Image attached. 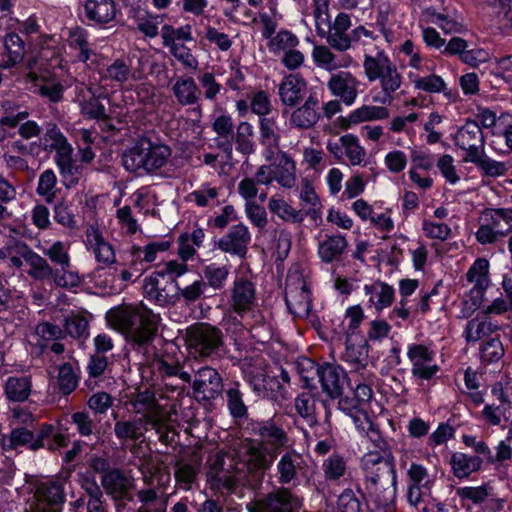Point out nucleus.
Returning <instances> with one entry per match:
<instances>
[{"mask_svg":"<svg viewBox=\"0 0 512 512\" xmlns=\"http://www.w3.org/2000/svg\"><path fill=\"white\" fill-rule=\"evenodd\" d=\"M253 431L260 440L247 439L237 450L218 452L208 460L207 481L212 489L236 493L239 487L249 484L250 475H262L279 451L291 446L286 431L271 419L256 423Z\"/></svg>","mask_w":512,"mask_h":512,"instance_id":"1","label":"nucleus"},{"mask_svg":"<svg viewBox=\"0 0 512 512\" xmlns=\"http://www.w3.org/2000/svg\"><path fill=\"white\" fill-rule=\"evenodd\" d=\"M107 318L128 342L138 346L151 342L157 331V316L143 307H118L110 310Z\"/></svg>","mask_w":512,"mask_h":512,"instance_id":"2","label":"nucleus"},{"mask_svg":"<svg viewBox=\"0 0 512 512\" xmlns=\"http://www.w3.org/2000/svg\"><path fill=\"white\" fill-rule=\"evenodd\" d=\"M188 272V265L178 260L165 262L158 270L144 279L145 297L159 306H168L176 302V291L179 289L178 278Z\"/></svg>","mask_w":512,"mask_h":512,"instance_id":"3","label":"nucleus"},{"mask_svg":"<svg viewBox=\"0 0 512 512\" xmlns=\"http://www.w3.org/2000/svg\"><path fill=\"white\" fill-rule=\"evenodd\" d=\"M45 149L55 151L54 161L66 188L76 186L83 175V167L73 157V147L55 124H50L43 136Z\"/></svg>","mask_w":512,"mask_h":512,"instance_id":"4","label":"nucleus"},{"mask_svg":"<svg viewBox=\"0 0 512 512\" xmlns=\"http://www.w3.org/2000/svg\"><path fill=\"white\" fill-rule=\"evenodd\" d=\"M171 153L168 145L141 138L124 152L122 162L130 172L154 173L168 163Z\"/></svg>","mask_w":512,"mask_h":512,"instance_id":"5","label":"nucleus"},{"mask_svg":"<svg viewBox=\"0 0 512 512\" xmlns=\"http://www.w3.org/2000/svg\"><path fill=\"white\" fill-rule=\"evenodd\" d=\"M186 345L194 358H208L223 345V333L216 326L198 323L187 328Z\"/></svg>","mask_w":512,"mask_h":512,"instance_id":"6","label":"nucleus"},{"mask_svg":"<svg viewBox=\"0 0 512 512\" xmlns=\"http://www.w3.org/2000/svg\"><path fill=\"white\" fill-rule=\"evenodd\" d=\"M288 310L296 317L304 318L311 310V292L303 275L297 271L288 274L285 288Z\"/></svg>","mask_w":512,"mask_h":512,"instance_id":"7","label":"nucleus"},{"mask_svg":"<svg viewBox=\"0 0 512 512\" xmlns=\"http://www.w3.org/2000/svg\"><path fill=\"white\" fill-rule=\"evenodd\" d=\"M308 465L304 456L294 449L285 451L276 464V479L281 485L296 487L307 478Z\"/></svg>","mask_w":512,"mask_h":512,"instance_id":"8","label":"nucleus"},{"mask_svg":"<svg viewBox=\"0 0 512 512\" xmlns=\"http://www.w3.org/2000/svg\"><path fill=\"white\" fill-rule=\"evenodd\" d=\"M192 390L198 401H211L222 394L223 380L219 372L210 366H202L191 375Z\"/></svg>","mask_w":512,"mask_h":512,"instance_id":"9","label":"nucleus"},{"mask_svg":"<svg viewBox=\"0 0 512 512\" xmlns=\"http://www.w3.org/2000/svg\"><path fill=\"white\" fill-rule=\"evenodd\" d=\"M365 486L374 482L388 483L396 480V471L392 459L378 452H368L361 458Z\"/></svg>","mask_w":512,"mask_h":512,"instance_id":"10","label":"nucleus"},{"mask_svg":"<svg viewBox=\"0 0 512 512\" xmlns=\"http://www.w3.org/2000/svg\"><path fill=\"white\" fill-rule=\"evenodd\" d=\"M435 355V351L429 345L410 344L407 347V357L412 365L411 374L420 380H431L439 371Z\"/></svg>","mask_w":512,"mask_h":512,"instance_id":"11","label":"nucleus"},{"mask_svg":"<svg viewBox=\"0 0 512 512\" xmlns=\"http://www.w3.org/2000/svg\"><path fill=\"white\" fill-rule=\"evenodd\" d=\"M454 144L465 151V162L475 160L485 150V137L481 126L474 120H467L453 136Z\"/></svg>","mask_w":512,"mask_h":512,"instance_id":"12","label":"nucleus"},{"mask_svg":"<svg viewBox=\"0 0 512 512\" xmlns=\"http://www.w3.org/2000/svg\"><path fill=\"white\" fill-rule=\"evenodd\" d=\"M300 506L299 499L285 487L268 493L263 499L249 502L248 512H295Z\"/></svg>","mask_w":512,"mask_h":512,"instance_id":"13","label":"nucleus"},{"mask_svg":"<svg viewBox=\"0 0 512 512\" xmlns=\"http://www.w3.org/2000/svg\"><path fill=\"white\" fill-rule=\"evenodd\" d=\"M154 367L162 384L169 391L183 392L191 383V374L184 370V366L178 360L159 358L155 360Z\"/></svg>","mask_w":512,"mask_h":512,"instance_id":"14","label":"nucleus"},{"mask_svg":"<svg viewBox=\"0 0 512 512\" xmlns=\"http://www.w3.org/2000/svg\"><path fill=\"white\" fill-rule=\"evenodd\" d=\"M360 85V80L349 71L333 73L327 82L330 93L347 106L355 103Z\"/></svg>","mask_w":512,"mask_h":512,"instance_id":"15","label":"nucleus"},{"mask_svg":"<svg viewBox=\"0 0 512 512\" xmlns=\"http://www.w3.org/2000/svg\"><path fill=\"white\" fill-rule=\"evenodd\" d=\"M368 353L369 349L367 339H345V351L343 352L341 359L351 366V373L359 375L363 381L368 380L370 377V373L367 370Z\"/></svg>","mask_w":512,"mask_h":512,"instance_id":"16","label":"nucleus"},{"mask_svg":"<svg viewBox=\"0 0 512 512\" xmlns=\"http://www.w3.org/2000/svg\"><path fill=\"white\" fill-rule=\"evenodd\" d=\"M489 267L490 265L487 259L478 258L466 273L468 282L473 284L470 290V299L474 309L482 305L485 292L490 285Z\"/></svg>","mask_w":512,"mask_h":512,"instance_id":"17","label":"nucleus"},{"mask_svg":"<svg viewBox=\"0 0 512 512\" xmlns=\"http://www.w3.org/2000/svg\"><path fill=\"white\" fill-rule=\"evenodd\" d=\"M143 62V58H140L139 67L132 69L124 60L116 59L101 71V80L110 81L113 86L118 87L143 80L145 76L142 68Z\"/></svg>","mask_w":512,"mask_h":512,"instance_id":"18","label":"nucleus"},{"mask_svg":"<svg viewBox=\"0 0 512 512\" xmlns=\"http://www.w3.org/2000/svg\"><path fill=\"white\" fill-rule=\"evenodd\" d=\"M230 306L232 310L243 315L251 311L257 303L255 284L247 278H236L230 288Z\"/></svg>","mask_w":512,"mask_h":512,"instance_id":"19","label":"nucleus"},{"mask_svg":"<svg viewBox=\"0 0 512 512\" xmlns=\"http://www.w3.org/2000/svg\"><path fill=\"white\" fill-rule=\"evenodd\" d=\"M250 241L249 228L243 223H238L228 229L227 233L218 240L217 246L224 253L244 258Z\"/></svg>","mask_w":512,"mask_h":512,"instance_id":"20","label":"nucleus"},{"mask_svg":"<svg viewBox=\"0 0 512 512\" xmlns=\"http://www.w3.org/2000/svg\"><path fill=\"white\" fill-rule=\"evenodd\" d=\"M134 407L137 413L143 414V420L156 429H160L171 421V413L165 412L154 395L149 392L140 393Z\"/></svg>","mask_w":512,"mask_h":512,"instance_id":"21","label":"nucleus"},{"mask_svg":"<svg viewBox=\"0 0 512 512\" xmlns=\"http://www.w3.org/2000/svg\"><path fill=\"white\" fill-rule=\"evenodd\" d=\"M352 25L349 14L341 12L336 15L334 20L329 24L326 32V42L334 50L345 52L350 49L352 44V36L347 32Z\"/></svg>","mask_w":512,"mask_h":512,"instance_id":"22","label":"nucleus"},{"mask_svg":"<svg viewBox=\"0 0 512 512\" xmlns=\"http://www.w3.org/2000/svg\"><path fill=\"white\" fill-rule=\"evenodd\" d=\"M320 119L319 101L316 96L310 95L301 106L291 112L289 123L295 129L310 130L316 127Z\"/></svg>","mask_w":512,"mask_h":512,"instance_id":"23","label":"nucleus"},{"mask_svg":"<svg viewBox=\"0 0 512 512\" xmlns=\"http://www.w3.org/2000/svg\"><path fill=\"white\" fill-rule=\"evenodd\" d=\"M363 293L366 297L367 308L374 309L377 313L390 307L395 299V290L393 286L386 282L376 280L365 284Z\"/></svg>","mask_w":512,"mask_h":512,"instance_id":"24","label":"nucleus"},{"mask_svg":"<svg viewBox=\"0 0 512 512\" xmlns=\"http://www.w3.org/2000/svg\"><path fill=\"white\" fill-rule=\"evenodd\" d=\"M396 484L397 480L386 484L374 482L372 485L365 486L369 501L372 502L376 508L383 509L384 512H395Z\"/></svg>","mask_w":512,"mask_h":512,"instance_id":"25","label":"nucleus"},{"mask_svg":"<svg viewBox=\"0 0 512 512\" xmlns=\"http://www.w3.org/2000/svg\"><path fill=\"white\" fill-rule=\"evenodd\" d=\"M80 108L81 115L91 120H106L108 115L105 106L95 96L91 87H80L75 100Z\"/></svg>","mask_w":512,"mask_h":512,"instance_id":"26","label":"nucleus"},{"mask_svg":"<svg viewBox=\"0 0 512 512\" xmlns=\"http://www.w3.org/2000/svg\"><path fill=\"white\" fill-rule=\"evenodd\" d=\"M171 91L177 103L181 106L198 105L201 91L195 80L189 76H180L171 86Z\"/></svg>","mask_w":512,"mask_h":512,"instance_id":"27","label":"nucleus"},{"mask_svg":"<svg viewBox=\"0 0 512 512\" xmlns=\"http://www.w3.org/2000/svg\"><path fill=\"white\" fill-rule=\"evenodd\" d=\"M305 80L297 74H289L284 77L279 85V97L286 106H295L306 92Z\"/></svg>","mask_w":512,"mask_h":512,"instance_id":"28","label":"nucleus"},{"mask_svg":"<svg viewBox=\"0 0 512 512\" xmlns=\"http://www.w3.org/2000/svg\"><path fill=\"white\" fill-rule=\"evenodd\" d=\"M87 246L95 256L97 262L104 265H111L116 261V255L114 249L110 243H108L100 231L94 227L87 230Z\"/></svg>","mask_w":512,"mask_h":512,"instance_id":"29","label":"nucleus"},{"mask_svg":"<svg viewBox=\"0 0 512 512\" xmlns=\"http://www.w3.org/2000/svg\"><path fill=\"white\" fill-rule=\"evenodd\" d=\"M18 253L23 257L26 263L31 267L29 275L38 280L50 278L53 274V268L45 258L30 249L25 243L19 242L16 245Z\"/></svg>","mask_w":512,"mask_h":512,"instance_id":"30","label":"nucleus"},{"mask_svg":"<svg viewBox=\"0 0 512 512\" xmlns=\"http://www.w3.org/2000/svg\"><path fill=\"white\" fill-rule=\"evenodd\" d=\"M274 165V181H276L282 188L292 189L296 186V163L286 153L281 152L276 158Z\"/></svg>","mask_w":512,"mask_h":512,"instance_id":"31","label":"nucleus"},{"mask_svg":"<svg viewBox=\"0 0 512 512\" xmlns=\"http://www.w3.org/2000/svg\"><path fill=\"white\" fill-rule=\"evenodd\" d=\"M354 424L356 429L371 443L372 447L376 450L375 452L380 453L387 450L386 440L366 413L354 415Z\"/></svg>","mask_w":512,"mask_h":512,"instance_id":"32","label":"nucleus"},{"mask_svg":"<svg viewBox=\"0 0 512 512\" xmlns=\"http://www.w3.org/2000/svg\"><path fill=\"white\" fill-rule=\"evenodd\" d=\"M381 93L374 97V102L380 104H391L395 99L396 92L401 88L403 76L398 71L396 65L386 71L379 79Z\"/></svg>","mask_w":512,"mask_h":512,"instance_id":"33","label":"nucleus"},{"mask_svg":"<svg viewBox=\"0 0 512 512\" xmlns=\"http://www.w3.org/2000/svg\"><path fill=\"white\" fill-rule=\"evenodd\" d=\"M331 47L325 45H316L312 50V60L314 64L326 71H335L341 68H348L352 63V58L349 56L343 57L337 61L336 55L331 51Z\"/></svg>","mask_w":512,"mask_h":512,"instance_id":"34","label":"nucleus"},{"mask_svg":"<svg viewBox=\"0 0 512 512\" xmlns=\"http://www.w3.org/2000/svg\"><path fill=\"white\" fill-rule=\"evenodd\" d=\"M409 78L416 90L423 91L428 94L442 93L448 98L453 96L452 91L448 88L444 79L439 75L430 73L428 75L421 76L410 72Z\"/></svg>","mask_w":512,"mask_h":512,"instance_id":"35","label":"nucleus"},{"mask_svg":"<svg viewBox=\"0 0 512 512\" xmlns=\"http://www.w3.org/2000/svg\"><path fill=\"white\" fill-rule=\"evenodd\" d=\"M347 245L346 238L342 235L326 236L318 244V257L323 263L330 264L341 258Z\"/></svg>","mask_w":512,"mask_h":512,"instance_id":"36","label":"nucleus"},{"mask_svg":"<svg viewBox=\"0 0 512 512\" xmlns=\"http://www.w3.org/2000/svg\"><path fill=\"white\" fill-rule=\"evenodd\" d=\"M101 484L108 495L119 500L125 497L132 487V479L120 470H111L102 477Z\"/></svg>","mask_w":512,"mask_h":512,"instance_id":"37","label":"nucleus"},{"mask_svg":"<svg viewBox=\"0 0 512 512\" xmlns=\"http://www.w3.org/2000/svg\"><path fill=\"white\" fill-rule=\"evenodd\" d=\"M394 65L395 64L384 51H377L374 55H364L363 69L365 77L369 82L378 80Z\"/></svg>","mask_w":512,"mask_h":512,"instance_id":"38","label":"nucleus"},{"mask_svg":"<svg viewBox=\"0 0 512 512\" xmlns=\"http://www.w3.org/2000/svg\"><path fill=\"white\" fill-rule=\"evenodd\" d=\"M84 10L86 18L98 24L108 23L116 15V6L113 0H87Z\"/></svg>","mask_w":512,"mask_h":512,"instance_id":"39","label":"nucleus"},{"mask_svg":"<svg viewBox=\"0 0 512 512\" xmlns=\"http://www.w3.org/2000/svg\"><path fill=\"white\" fill-rule=\"evenodd\" d=\"M260 143L267 147L271 153L280 145L281 129L277 116L259 118Z\"/></svg>","mask_w":512,"mask_h":512,"instance_id":"40","label":"nucleus"},{"mask_svg":"<svg viewBox=\"0 0 512 512\" xmlns=\"http://www.w3.org/2000/svg\"><path fill=\"white\" fill-rule=\"evenodd\" d=\"M63 501V487L59 482H46L39 485L33 500V502L41 503L48 508H59Z\"/></svg>","mask_w":512,"mask_h":512,"instance_id":"41","label":"nucleus"},{"mask_svg":"<svg viewBox=\"0 0 512 512\" xmlns=\"http://www.w3.org/2000/svg\"><path fill=\"white\" fill-rule=\"evenodd\" d=\"M317 373L323 391L331 398L339 397L342 393L340 385L341 369L333 364H324L317 368Z\"/></svg>","mask_w":512,"mask_h":512,"instance_id":"42","label":"nucleus"},{"mask_svg":"<svg viewBox=\"0 0 512 512\" xmlns=\"http://www.w3.org/2000/svg\"><path fill=\"white\" fill-rule=\"evenodd\" d=\"M31 379L28 376H10L4 386L5 396L12 402H24L30 396Z\"/></svg>","mask_w":512,"mask_h":512,"instance_id":"43","label":"nucleus"},{"mask_svg":"<svg viewBox=\"0 0 512 512\" xmlns=\"http://www.w3.org/2000/svg\"><path fill=\"white\" fill-rule=\"evenodd\" d=\"M389 110L384 106L362 105L349 113L346 118L348 126L363 122L384 120L389 117Z\"/></svg>","mask_w":512,"mask_h":512,"instance_id":"44","label":"nucleus"},{"mask_svg":"<svg viewBox=\"0 0 512 512\" xmlns=\"http://www.w3.org/2000/svg\"><path fill=\"white\" fill-rule=\"evenodd\" d=\"M482 463L481 457L467 455L462 452L453 453L450 459L453 474L457 478L468 477L473 472L478 471Z\"/></svg>","mask_w":512,"mask_h":512,"instance_id":"45","label":"nucleus"},{"mask_svg":"<svg viewBox=\"0 0 512 512\" xmlns=\"http://www.w3.org/2000/svg\"><path fill=\"white\" fill-rule=\"evenodd\" d=\"M483 214L484 219L489 221L500 237H504L512 231L511 208L487 209Z\"/></svg>","mask_w":512,"mask_h":512,"instance_id":"46","label":"nucleus"},{"mask_svg":"<svg viewBox=\"0 0 512 512\" xmlns=\"http://www.w3.org/2000/svg\"><path fill=\"white\" fill-rule=\"evenodd\" d=\"M294 408L309 427L318 424L316 400L313 395L308 392L299 394L294 400Z\"/></svg>","mask_w":512,"mask_h":512,"instance_id":"47","label":"nucleus"},{"mask_svg":"<svg viewBox=\"0 0 512 512\" xmlns=\"http://www.w3.org/2000/svg\"><path fill=\"white\" fill-rule=\"evenodd\" d=\"M492 395L500 402L503 418L512 422V381L502 379L492 387Z\"/></svg>","mask_w":512,"mask_h":512,"instance_id":"48","label":"nucleus"},{"mask_svg":"<svg viewBox=\"0 0 512 512\" xmlns=\"http://www.w3.org/2000/svg\"><path fill=\"white\" fill-rule=\"evenodd\" d=\"M365 314L361 305H353L346 309L344 315L345 321V338H352L353 340L364 338L361 333L360 326L364 321Z\"/></svg>","mask_w":512,"mask_h":512,"instance_id":"49","label":"nucleus"},{"mask_svg":"<svg viewBox=\"0 0 512 512\" xmlns=\"http://www.w3.org/2000/svg\"><path fill=\"white\" fill-rule=\"evenodd\" d=\"M347 462L339 454H332L322 463V471L326 481L339 483L347 474Z\"/></svg>","mask_w":512,"mask_h":512,"instance_id":"50","label":"nucleus"},{"mask_svg":"<svg viewBox=\"0 0 512 512\" xmlns=\"http://www.w3.org/2000/svg\"><path fill=\"white\" fill-rule=\"evenodd\" d=\"M498 329V326L487 319H480L478 317L468 321L464 330L465 340L470 342H477L484 336H487Z\"/></svg>","mask_w":512,"mask_h":512,"instance_id":"51","label":"nucleus"},{"mask_svg":"<svg viewBox=\"0 0 512 512\" xmlns=\"http://www.w3.org/2000/svg\"><path fill=\"white\" fill-rule=\"evenodd\" d=\"M142 418L135 420H120L116 421L114 425L115 436L121 441L133 440L137 441L143 436V424Z\"/></svg>","mask_w":512,"mask_h":512,"instance_id":"52","label":"nucleus"},{"mask_svg":"<svg viewBox=\"0 0 512 512\" xmlns=\"http://www.w3.org/2000/svg\"><path fill=\"white\" fill-rule=\"evenodd\" d=\"M34 442L35 435L26 428H15L9 435H4L1 438V445L4 450L16 449L19 446H26L32 450Z\"/></svg>","mask_w":512,"mask_h":512,"instance_id":"53","label":"nucleus"},{"mask_svg":"<svg viewBox=\"0 0 512 512\" xmlns=\"http://www.w3.org/2000/svg\"><path fill=\"white\" fill-rule=\"evenodd\" d=\"M269 210L286 222L300 223L303 218L300 211L293 208L283 198L272 196L268 202Z\"/></svg>","mask_w":512,"mask_h":512,"instance_id":"54","label":"nucleus"},{"mask_svg":"<svg viewBox=\"0 0 512 512\" xmlns=\"http://www.w3.org/2000/svg\"><path fill=\"white\" fill-rule=\"evenodd\" d=\"M254 127L249 122H241L237 126L235 144L236 150L243 155H250L255 151Z\"/></svg>","mask_w":512,"mask_h":512,"instance_id":"55","label":"nucleus"},{"mask_svg":"<svg viewBox=\"0 0 512 512\" xmlns=\"http://www.w3.org/2000/svg\"><path fill=\"white\" fill-rule=\"evenodd\" d=\"M299 44L298 37L288 30H280L269 41L268 48L274 55L284 54Z\"/></svg>","mask_w":512,"mask_h":512,"instance_id":"56","label":"nucleus"},{"mask_svg":"<svg viewBox=\"0 0 512 512\" xmlns=\"http://www.w3.org/2000/svg\"><path fill=\"white\" fill-rule=\"evenodd\" d=\"M4 48L8 58V63L5 67L13 66L23 59L25 46L24 41L18 34L14 32L6 34L4 37Z\"/></svg>","mask_w":512,"mask_h":512,"instance_id":"57","label":"nucleus"},{"mask_svg":"<svg viewBox=\"0 0 512 512\" xmlns=\"http://www.w3.org/2000/svg\"><path fill=\"white\" fill-rule=\"evenodd\" d=\"M42 253L48 257V259L60 267L69 266L71 262L69 250L70 244L63 241H54L48 247L40 248Z\"/></svg>","mask_w":512,"mask_h":512,"instance_id":"58","label":"nucleus"},{"mask_svg":"<svg viewBox=\"0 0 512 512\" xmlns=\"http://www.w3.org/2000/svg\"><path fill=\"white\" fill-rule=\"evenodd\" d=\"M68 42L72 48L79 49L77 54L79 61L86 62L89 60L92 50L89 47L88 33L85 29L81 27L72 28L69 31Z\"/></svg>","mask_w":512,"mask_h":512,"instance_id":"59","label":"nucleus"},{"mask_svg":"<svg viewBox=\"0 0 512 512\" xmlns=\"http://www.w3.org/2000/svg\"><path fill=\"white\" fill-rule=\"evenodd\" d=\"M341 141L344 143V154L348 158L352 166L361 165L366 158V151L360 145L359 140L352 134L341 136Z\"/></svg>","mask_w":512,"mask_h":512,"instance_id":"60","label":"nucleus"},{"mask_svg":"<svg viewBox=\"0 0 512 512\" xmlns=\"http://www.w3.org/2000/svg\"><path fill=\"white\" fill-rule=\"evenodd\" d=\"M220 188L209 183L202 184L198 189L188 194L187 199L199 207H206L217 202Z\"/></svg>","mask_w":512,"mask_h":512,"instance_id":"61","label":"nucleus"},{"mask_svg":"<svg viewBox=\"0 0 512 512\" xmlns=\"http://www.w3.org/2000/svg\"><path fill=\"white\" fill-rule=\"evenodd\" d=\"M57 176L52 169L43 171L38 180L36 192L45 198L47 203H52L56 198Z\"/></svg>","mask_w":512,"mask_h":512,"instance_id":"62","label":"nucleus"},{"mask_svg":"<svg viewBox=\"0 0 512 512\" xmlns=\"http://www.w3.org/2000/svg\"><path fill=\"white\" fill-rule=\"evenodd\" d=\"M227 407L234 418H243L247 414V407L243 401V394L239 383H234L226 390Z\"/></svg>","mask_w":512,"mask_h":512,"instance_id":"63","label":"nucleus"},{"mask_svg":"<svg viewBox=\"0 0 512 512\" xmlns=\"http://www.w3.org/2000/svg\"><path fill=\"white\" fill-rule=\"evenodd\" d=\"M198 472L199 469L197 465L178 463L174 471L177 485L185 491L191 490L192 485L197 479Z\"/></svg>","mask_w":512,"mask_h":512,"instance_id":"64","label":"nucleus"}]
</instances>
